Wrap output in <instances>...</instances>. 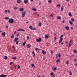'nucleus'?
Returning <instances> with one entry per match:
<instances>
[{"label":"nucleus","instance_id":"nucleus-1","mask_svg":"<svg viewBox=\"0 0 77 77\" xmlns=\"http://www.w3.org/2000/svg\"><path fill=\"white\" fill-rule=\"evenodd\" d=\"M14 19L12 18L8 20V22L10 23H11V24H12L14 23Z\"/></svg>","mask_w":77,"mask_h":77},{"label":"nucleus","instance_id":"nucleus-2","mask_svg":"<svg viewBox=\"0 0 77 77\" xmlns=\"http://www.w3.org/2000/svg\"><path fill=\"white\" fill-rule=\"evenodd\" d=\"M17 31H25V30L22 29H17Z\"/></svg>","mask_w":77,"mask_h":77},{"label":"nucleus","instance_id":"nucleus-3","mask_svg":"<svg viewBox=\"0 0 77 77\" xmlns=\"http://www.w3.org/2000/svg\"><path fill=\"white\" fill-rule=\"evenodd\" d=\"M7 75H4L3 74H1L0 75V77H7Z\"/></svg>","mask_w":77,"mask_h":77},{"label":"nucleus","instance_id":"nucleus-4","mask_svg":"<svg viewBox=\"0 0 77 77\" xmlns=\"http://www.w3.org/2000/svg\"><path fill=\"white\" fill-rule=\"evenodd\" d=\"M24 3H25V4H27L28 2H29V0H24Z\"/></svg>","mask_w":77,"mask_h":77},{"label":"nucleus","instance_id":"nucleus-5","mask_svg":"<svg viewBox=\"0 0 77 77\" xmlns=\"http://www.w3.org/2000/svg\"><path fill=\"white\" fill-rule=\"evenodd\" d=\"M22 17H24L26 15V12H22Z\"/></svg>","mask_w":77,"mask_h":77},{"label":"nucleus","instance_id":"nucleus-6","mask_svg":"<svg viewBox=\"0 0 77 77\" xmlns=\"http://www.w3.org/2000/svg\"><path fill=\"white\" fill-rule=\"evenodd\" d=\"M19 11H20V12L23 11H24V8H19Z\"/></svg>","mask_w":77,"mask_h":77},{"label":"nucleus","instance_id":"nucleus-7","mask_svg":"<svg viewBox=\"0 0 77 77\" xmlns=\"http://www.w3.org/2000/svg\"><path fill=\"white\" fill-rule=\"evenodd\" d=\"M36 40L38 42H40V41H41V38H39L38 39H37Z\"/></svg>","mask_w":77,"mask_h":77},{"label":"nucleus","instance_id":"nucleus-8","mask_svg":"<svg viewBox=\"0 0 77 77\" xmlns=\"http://www.w3.org/2000/svg\"><path fill=\"white\" fill-rule=\"evenodd\" d=\"M42 53L43 54L45 55V54H46V53L45 51L42 50Z\"/></svg>","mask_w":77,"mask_h":77},{"label":"nucleus","instance_id":"nucleus-9","mask_svg":"<svg viewBox=\"0 0 77 77\" xmlns=\"http://www.w3.org/2000/svg\"><path fill=\"white\" fill-rule=\"evenodd\" d=\"M63 40V38H60V40L59 41V42L58 43L59 44H60V42H61Z\"/></svg>","mask_w":77,"mask_h":77},{"label":"nucleus","instance_id":"nucleus-10","mask_svg":"<svg viewBox=\"0 0 77 77\" xmlns=\"http://www.w3.org/2000/svg\"><path fill=\"white\" fill-rule=\"evenodd\" d=\"M2 35H3L4 36H5V35H6V32H2Z\"/></svg>","mask_w":77,"mask_h":77},{"label":"nucleus","instance_id":"nucleus-11","mask_svg":"<svg viewBox=\"0 0 77 77\" xmlns=\"http://www.w3.org/2000/svg\"><path fill=\"white\" fill-rule=\"evenodd\" d=\"M18 39V38H16L14 39V42H16V41H17V40Z\"/></svg>","mask_w":77,"mask_h":77},{"label":"nucleus","instance_id":"nucleus-12","mask_svg":"<svg viewBox=\"0 0 77 77\" xmlns=\"http://www.w3.org/2000/svg\"><path fill=\"white\" fill-rule=\"evenodd\" d=\"M21 1L20 0H18L17 1V3H21Z\"/></svg>","mask_w":77,"mask_h":77},{"label":"nucleus","instance_id":"nucleus-13","mask_svg":"<svg viewBox=\"0 0 77 77\" xmlns=\"http://www.w3.org/2000/svg\"><path fill=\"white\" fill-rule=\"evenodd\" d=\"M65 29L67 30H69V27L66 26L65 27Z\"/></svg>","mask_w":77,"mask_h":77},{"label":"nucleus","instance_id":"nucleus-14","mask_svg":"<svg viewBox=\"0 0 77 77\" xmlns=\"http://www.w3.org/2000/svg\"><path fill=\"white\" fill-rule=\"evenodd\" d=\"M30 46H31V45H30V44H29L26 45V47L28 48H30Z\"/></svg>","mask_w":77,"mask_h":77},{"label":"nucleus","instance_id":"nucleus-15","mask_svg":"<svg viewBox=\"0 0 77 77\" xmlns=\"http://www.w3.org/2000/svg\"><path fill=\"white\" fill-rule=\"evenodd\" d=\"M45 39H48V36L47 35H45Z\"/></svg>","mask_w":77,"mask_h":77},{"label":"nucleus","instance_id":"nucleus-16","mask_svg":"<svg viewBox=\"0 0 77 77\" xmlns=\"http://www.w3.org/2000/svg\"><path fill=\"white\" fill-rule=\"evenodd\" d=\"M69 23H70V24H71V25H72V24H73V23H72V21H71V20H70L69 21Z\"/></svg>","mask_w":77,"mask_h":77},{"label":"nucleus","instance_id":"nucleus-17","mask_svg":"<svg viewBox=\"0 0 77 77\" xmlns=\"http://www.w3.org/2000/svg\"><path fill=\"white\" fill-rule=\"evenodd\" d=\"M57 18L58 20H60V19H61V17L60 16H58L57 17Z\"/></svg>","mask_w":77,"mask_h":77},{"label":"nucleus","instance_id":"nucleus-18","mask_svg":"<svg viewBox=\"0 0 77 77\" xmlns=\"http://www.w3.org/2000/svg\"><path fill=\"white\" fill-rule=\"evenodd\" d=\"M56 62H57V63H58V62H60V59H57L56 61Z\"/></svg>","mask_w":77,"mask_h":77},{"label":"nucleus","instance_id":"nucleus-19","mask_svg":"<svg viewBox=\"0 0 77 77\" xmlns=\"http://www.w3.org/2000/svg\"><path fill=\"white\" fill-rule=\"evenodd\" d=\"M69 15L70 17H72V15H71V13L70 12L69 13Z\"/></svg>","mask_w":77,"mask_h":77},{"label":"nucleus","instance_id":"nucleus-20","mask_svg":"<svg viewBox=\"0 0 77 77\" xmlns=\"http://www.w3.org/2000/svg\"><path fill=\"white\" fill-rule=\"evenodd\" d=\"M38 24L40 27H41V25L42 24V23H41L39 22Z\"/></svg>","mask_w":77,"mask_h":77},{"label":"nucleus","instance_id":"nucleus-21","mask_svg":"<svg viewBox=\"0 0 77 77\" xmlns=\"http://www.w3.org/2000/svg\"><path fill=\"white\" fill-rule=\"evenodd\" d=\"M73 51L74 53L76 54L77 53V51L75 50H74Z\"/></svg>","mask_w":77,"mask_h":77},{"label":"nucleus","instance_id":"nucleus-22","mask_svg":"<svg viewBox=\"0 0 77 77\" xmlns=\"http://www.w3.org/2000/svg\"><path fill=\"white\" fill-rule=\"evenodd\" d=\"M26 42H24V43H23L22 44L23 45V46H24V45H25V44H26Z\"/></svg>","mask_w":77,"mask_h":77},{"label":"nucleus","instance_id":"nucleus-23","mask_svg":"<svg viewBox=\"0 0 77 77\" xmlns=\"http://www.w3.org/2000/svg\"><path fill=\"white\" fill-rule=\"evenodd\" d=\"M69 75H72V72H71V71H69Z\"/></svg>","mask_w":77,"mask_h":77},{"label":"nucleus","instance_id":"nucleus-24","mask_svg":"<svg viewBox=\"0 0 77 77\" xmlns=\"http://www.w3.org/2000/svg\"><path fill=\"white\" fill-rule=\"evenodd\" d=\"M14 34L12 35L11 36V38H14Z\"/></svg>","mask_w":77,"mask_h":77},{"label":"nucleus","instance_id":"nucleus-25","mask_svg":"<svg viewBox=\"0 0 77 77\" xmlns=\"http://www.w3.org/2000/svg\"><path fill=\"white\" fill-rule=\"evenodd\" d=\"M7 59H8V57L6 56H5L4 57V59H5L6 60Z\"/></svg>","mask_w":77,"mask_h":77},{"label":"nucleus","instance_id":"nucleus-26","mask_svg":"<svg viewBox=\"0 0 77 77\" xmlns=\"http://www.w3.org/2000/svg\"><path fill=\"white\" fill-rule=\"evenodd\" d=\"M59 55L58 54H57L56 56V59H57V58L58 57V56Z\"/></svg>","mask_w":77,"mask_h":77},{"label":"nucleus","instance_id":"nucleus-27","mask_svg":"<svg viewBox=\"0 0 77 77\" xmlns=\"http://www.w3.org/2000/svg\"><path fill=\"white\" fill-rule=\"evenodd\" d=\"M39 50V49L37 48H35V50L36 51H38V50Z\"/></svg>","mask_w":77,"mask_h":77},{"label":"nucleus","instance_id":"nucleus-28","mask_svg":"<svg viewBox=\"0 0 77 77\" xmlns=\"http://www.w3.org/2000/svg\"><path fill=\"white\" fill-rule=\"evenodd\" d=\"M53 69L54 70V71H56L57 69V68L56 67H55L54 69Z\"/></svg>","mask_w":77,"mask_h":77},{"label":"nucleus","instance_id":"nucleus-29","mask_svg":"<svg viewBox=\"0 0 77 77\" xmlns=\"http://www.w3.org/2000/svg\"><path fill=\"white\" fill-rule=\"evenodd\" d=\"M19 42V41H18V40L16 41V45H18V42Z\"/></svg>","mask_w":77,"mask_h":77},{"label":"nucleus","instance_id":"nucleus-30","mask_svg":"<svg viewBox=\"0 0 77 77\" xmlns=\"http://www.w3.org/2000/svg\"><path fill=\"white\" fill-rule=\"evenodd\" d=\"M14 9L15 10H17V7H14Z\"/></svg>","mask_w":77,"mask_h":77},{"label":"nucleus","instance_id":"nucleus-31","mask_svg":"<svg viewBox=\"0 0 77 77\" xmlns=\"http://www.w3.org/2000/svg\"><path fill=\"white\" fill-rule=\"evenodd\" d=\"M66 63L67 65H68V64H69V62H68V61H67L66 62Z\"/></svg>","mask_w":77,"mask_h":77},{"label":"nucleus","instance_id":"nucleus-32","mask_svg":"<svg viewBox=\"0 0 77 77\" xmlns=\"http://www.w3.org/2000/svg\"><path fill=\"white\" fill-rule=\"evenodd\" d=\"M32 26H29V29H32Z\"/></svg>","mask_w":77,"mask_h":77},{"label":"nucleus","instance_id":"nucleus-33","mask_svg":"<svg viewBox=\"0 0 77 77\" xmlns=\"http://www.w3.org/2000/svg\"><path fill=\"white\" fill-rule=\"evenodd\" d=\"M5 19L6 20H9V17H6L5 18Z\"/></svg>","mask_w":77,"mask_h":77},{"label":"nucleus","instance_id":"nucleus-34","mask_svg":"<svg viewBox=\"0 0 77 77\" xmlns=\"http://www.w3.org/2000/svg\"><path fill=\"white\" fill-rule=\"evenodd\" d=\"M27 39H28V40H29V36H27L26 37Z\"/></svg>","mask_w":77,"mask_h":77},{"label":"nucleus","instance_id":"nucleus-35","mask_svg":"<svg viewBox=\"0 0 77 77\" xmlns=\"http://www.w3.org/2000/svg\"><path fill=\"white\" fill-rule=\"evenodd\" d=\"M61 10H62V11H63V7H62L61 8Z\"/></svg>","mask_w":77,"mask_h":77},{"label":"nucleus","instance_id":"nucleus-36","mask_svg":"<svg viewBox=\"0 0 77 77\" xmlns=\"http://www.w3.org/2000/svg\"><path fill=\"white\" fill-rule=\"evenodd\" d=\"M50 75H53V72H51L50 73Z\"/></svg>","mask_w":77,"mask_h":77},{"label":"nucleus","instance_id":"nucleus-37","mask_svg":"<svg viewBox=\"0 0 77 77\" xmlns=\"http://www.w3.org/2000/svg\"><path fill=\"white\" fill-rule=\"evenodd\" d=\"M34 11H36V9L35 8H33V10Z\"/></svg>","mask_w":77,"mask_h":77},{"label":"nucleus","instance_id":"nucleus-38","mask_svg":"<svg viewBox=\"0 0 77 77\" xmlns=\"http://www.w3.org/2000/svg\"><path fill=\"white\" fill-rule=\"evenodd\" d=\"M35 66V65L33 64H31V66L32 67H33Z\"/></svg>","mask_w":77,"mask_h":77},{"label":"nucleus","instance_id":"nucleus-39","mask_svg":"<svg viewBox=\"0 0 77 77\" xmlns=\"http://www.w3.org/2000/svg\"><path fill=\"white\" fill-rule=\"evenodd\" d=\"M57 7H58V6L60 7V4H57V5L56 6Z\"/></svg>","mask_w":77,"mask_h":77},{"label":"nucleus","instance_id":"nucleus-40","mask_svg":"<svg viewBox=\"0 0 77 77\" xmlns=\"http://www.w3.org/2000/svg\"><path fill=\"white\" fill-rule=\"evenodd\" d=\"M13 59H14V60L17 59V57H13Z\"/></svg>","mask_w":77,"mask_h":77},{"label":"nucleus","instance_id":"nucleus-41","mask_svg":"<svg viewBox=\"0 0 77 77\" xmlns=\"http://www.w3.org/2000/svg\"><path fill=\"white\" fill-rule=\"evenodd\" d=\"M72 21L74 22V19L73 18H72L71 19Z\"/></svg>","mask_w":77,"mask_h":77},{"label":"nucleus","instance_id":"nucleus-42","mask_svg":"<svg viewBox=\"0 0 77 77\" xmlns=\"http://www.w3.org/2000/svg\"><path fill=\"white\" fill-rule=\"evenodd\" d=\"M32 29L33 30H36V28H32Z\"/></svg>","mask_w":77,"mask_h":77},{"label":"nucleus","instance_id":"nucleus-43","mask_svg":"<svg viewBox=\"0 0 77 77\" xmlns=\"http://www.w3.org/2000/svg\"><path fill=\"white\" fill-rule=\"evenodd\" d=\"M69 47H71V45H72V44H71V43H69Z\"/></svg>","mask_w":77,"mask_h":77},{"label":"nucleus","instance_id":"nucleus-44","mask_svg":"<svg viewBox=\"0 0 77 77\" xmlns=\"http://www.w3.org/2000/svg\"><path fill=\"white\" fill-rule=\"evenodd\" d=\"M17 67H18V69H20V66L19 65H18Z\"/></svg>","mask_w":77,"mask_h":77},{"label":"nucleus","instance_id":"nucleus-45","mask_svg":"<svg viewBox=\"0 0 77 77\" xmlns=\"http://www.w3.org/2000/svg\"><path fill=\"white\" fill-rule=\"evenodd\" d=\"M5 13H7L8 12V10H5Z\"/></svg>","mask_w":77,"mask_h":77},{"label":"nucleus","instance_id":"nucleus-46","mask_svg":"<svg viewBox=\"0 0 77 77\" xmlns=\"http://www.w3.org/2000/svg\"><path fill=\"white\" fill-rule=\"evenodd\" d=\"M63 35H61V36L60 37V38H63Z\"/></svg>","mask_w":77,"mask_h":77},{"label":"nucleus","instance_id":"nucleus-47","mask_svg":"<svg viewBox=\"0 0 77 77\" xmlns=\"http://www.w3.org/2000/svg\"><path fill=\"white\" fill-rule=\"evenodd\" d=\"M60 53H59V55H58V57H60Z\"/></svg>","mask_w":77,"mask_h":77},{"label":"nucleus","instance_id":"nucleus-48","mask_svg":"<svg viewBox=\"0 0 77 77\" xmlns=\"http://www.w3.org/2000/svg\"><path fill=\"white\" fill-rule=\"evenodd\" d=\"M48 3H51V0H49V1H48Z\"/></svg>","mask_w":77,"mask_h":77},{"label":"nucleus","instance_id":"nucleus-49","mask_svg":"<svg viewBox=\"0 0 77 77\" xmlns=\"http://www.w3.org/2000/svg\"><path fill=\"white\" fill-rule=\"evenodd\" d=\"M12 63H13V62H10V65H11V64H12Z\"/></svg>","mask_w":77,"mask_h":77},{"label":"nucleus","instance_id":"nucleus-50","mask_svg":"<svg viewBox=\"0 0 77 77\" xmlns=\"http://www.w3.org/2000/svg\"><path fill=\"white\" fill-rule=\"evenodd\" d=\"M35 54V52L34 51H33L32 52V54Z\"/></svg>","mask_w":77,"mask_h":77},{"label":"nucleus","instance_id":"nucleus-51","mask_svg":"<svg viewBox=\"0 0 77 77\" xmlns=\"http://www.w3.org/2000/svg\"><path fill=\"white\" fill-rule=\"evenodd\" d=\"M74 61H75V62H76V61H77V60L76 59H74Z\"/></svg>","mask_w":77,"mask_h":77},{"label":"nucleus","instance_id":"nucleus-52","mask_svg":"<svg viewBox=\"0 0 77 77\" xmlns=\"http://www.w3.org/2000/svg\"><path fill=\"white\" fill-rule=\"evenodd\" d=\"M72 42V40H71L69 42L70 43H71V42Z\"/></svg>","mask_w":77,"mask_h":77},{"label":"nucleus","instance_id":"nucleus-53","mask_svg":"<svg viewBox=\"0 0 77 77\" xmlns=\"http://www.w3.org/2000/svg\"><path fill=\"white\" fill-rule=\"evenodd\" d=\"M16 33H17V32H16V31H15V32H14V34H16Z\"/></svg>","mask_w":77,"mask_h":77},{"label":"nucleus","instance_id":"nucleus-54","mask_svg":"<svg viewBox=\"0 0 77 77\" xmlns=\"http://www.w3.org/2000/svg\"><path fill=\"white\" fill-rule=\"evenodd\" d=\"M66 2H69V0H66Z\"/></svg>","mask_w":77,"mask_h":77},{"label":"nucleus","instance_id":"nucleus-55","mask_svg":"<svg viewBox=\"0 0 77 77\" xmlns=\"http://www.w3.org/2000/svg\"><path fill=\"white\" fill-rule=\"evenodd\" d=\"M52 76H51L52 77H54V75H52Z\"/></svg>","mask_w":77,"mask_h":77},{"label":"nucleus","instance_id":"nucleus-56","mask_svg":"<svg viewBox=\"0 0 77 77\" xmlns=\"http://www.w3.org/2000/svg\"><path fill=\"white\" fill-rule=\"evenodd\" d=\"M8 13H10V10H8Z\"/></svg>","mask_w":77,"mask_h":77},{"label":"nucleus","instance_id":"nucleus-57","mask_svg":"<svg viewBox=\"0 0 77 77\" xmlns=\"http://www.w3.org/2000/svg\"><path fill=\"white\" fill-rule=\"evenodd\" d=\"M63 23H65V21L64 20H63Z\"/></svg>","mask_w":77,"mask_h":77},{"label":"nucleus","instance_id":"nucleus-58","mask_svg":"<svg viewBox=\"0 0 77 77\" xmlns=\"http://www.w3.org/2000/svg\"><path fill=\"white\" fill-rule=\"evenodd\" d=\"M51 17H53V14H51Z\"/></svg>","mask_w":77,"mask_h":77},{"label":"nucleus","instance_id":"nucleus-59","mask_svg":"<svg viewBox=\"0 0 77 77\" xmlns=\"http://www.w3.org/2000/svg\"><path fill=\"white\" fill-rule=\"evenodd\" d=\"M51 53H52V54H53V52H52V51H51Z\"/></svg>","mask_w":77,"mask_h":77},{"label":"nucleus","instance_id":"nucleus-60","mask_svg":"<svg viewBox=\"0 0 77 77\" xmlns=\"http://www.w3.org/2000/svg\"><path fill=\"white\" fill-rule=\"evenodd\" d=\"M62 45H63V44H64L63 43V42L61 43Z\"/></svg>","mask_w":77,"mask_h":77},{"label":"nucleus","instance_id":"nucleus-61","mask_svg":"<svg viewBox=\"0 0 77 77\" xmlns=\"http://www.w3.org/2000/svg\"><path fill=\"white\" fill-rule=\"evenodd\" d=\"M71 29H73V27H71Z\"/></svg>","mask_w":77,"mask_h":77},{"label":"nucleus","instance_id":"nucleus-62","mask_svg":"<svg viewBox=\"0 0 77 77\" xmlns=\"http://www.w3.org/2000/svg\"><path fill=\"white\" fill-rule=\"evenodd\" d=\"M34 15H35L36 14V13H33Z\"/></svg>","mask_w":77,"mask_h":77},{"label":"nucleus","instance_id":"nucleus-63","mask_svg":"<svg viewBox=\"0 0 77 77\" xmlns=\"http://www.w3.org/2000/svg\"><path fill=\"white\" fill-rule=\"evenodd\" d=\"M75 56V55L73 54L72 55V56Z\"/></svg>","mask_w":77,"mask_h":77},{"label":"nucleus","instance_id":"nucleus-64","mask_svg":"<svg viewBox=\"0 0 77 77\" xmlns=\"http://www.w3.org/2000/svg\"><path fill=\"white\" fill-rule=\"evenodd\" d=\"M13 51H15V49H14Z\"/></svg>","mask_w":77,"mask_h":77}]
</instances>
